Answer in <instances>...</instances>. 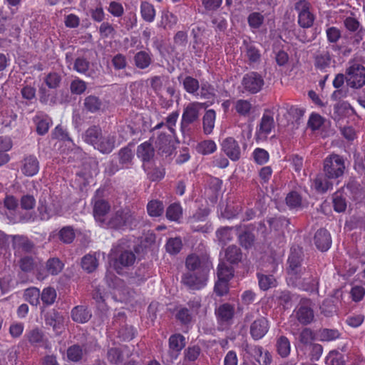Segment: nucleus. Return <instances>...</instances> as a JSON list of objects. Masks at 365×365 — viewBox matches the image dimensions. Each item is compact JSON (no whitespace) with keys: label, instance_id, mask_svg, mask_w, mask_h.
<instances>
[{"label":"nucleus","instance_id":"obj_20","mask_svg":"<svg viewBox=\"0 0 365 365\" xmlns=\"http://www.w3.org/2000/svg\"><path fill=\"white\" fill-rule=\"evenodd\" d=\"M136 257L132 250H116V256L114 261V267L116 270L123 267L132 266Z\"/></svg>","mask_w":365,"mask_h":365},{"label":"nucleus","instance_id":"obj_19","mask_svg":"<svg viewBox=\"0 0 365 365\" xmlns=\"http://www.w3.org/2000/svg\"><path fill=\"white\" fill-rule=\"evenodd\" d=\"M222 150L232 161H237L241 158V149L238 142L232 137H227L223 140Z\"/></svg>","mask_w":365,"mask_h":365},{"label":"nucleus","instance_id":"obj_13","mask_svg":"<svg viewBox=\"0 0 365 365\" xmlns=\"http://www.w3.org/2000/svg\"><path fill=\"white\" fill-rule=\"evenodd\" d=\"M207 274L199 270L196 273H186L182 277V282L192 290L202 289L207 282Z\"/></svg>","mask_w":365,"mask_h":365},{"label":"nucleus","instance_id":"obj_16","mask_svg":"<svg viewBox=\"0 0 365 365\" xmlns=\"http://www.w3.org/2000/svg\"><path fill=\"white\" fill-rule=\"evenodd\" d=\"M39 169V161L34 154L25 155L21 160V172L26 177H33L36 175L38 173Z\"/></svg>","mask_w":365,"mask_h":365},{"label":"nucleus","instance_id":"obj_56","mask_svg":"<svg viewBox=\"0 0 365 365\" xmlns=\"http://www.w3.org/2000/svg\"><path fill=\"white\" fill-rule=\"evenodd\" d=\"M264 21V16L259 12L254 11L247 16V23L252 29H259Z\"/></svg>","mask_w":365,"mask_h":365},{"label":"nucleus","instance_id":"obj_59","mask_svg":"<svg viewBox=\"0 0 365 365\" xmlns=\"http://www.w3.org/2000/svg\"><path fill=\"white\" fill-rule=\"evenodd\" d=\"M118 157L122 167L127 166L131 163L133 158L132 150L128 146L122 148L118 152Z\"/></svg>","mask_w":365,"mask_h":365},{"label":"nucleus","instance_id":"obj_47","mask_svg":"<svg viewBox=\"0 0 365 365\" xmlns=\"http://www.w3.org/2000/svg\"><path fill=\"white\" fill-rule=\"evenodd\" d=\"M257 277L258 279L259 288L263 291H267L269 289L276 286V279L272 274L266 275L257 273Z\"/></svg>","mask_w":365,"mask_h":365},{"label":"nucleus","instance_id":"obj_10","mask_svg":"<svg viewBox=\"0 0 365 365\" xmlns=\"http://www.w3.org/2000/svg\"><path fill=\"white\" fill-rule=\"evenodd\" d=\"M302 252L301 250L291 248L290 254L288 257L287 273L288 281L292 279H296V276L302 272L307 267H302Z\"/></svg>","mask_w":365,"mask_h":365},{"label":"nucleus","instance_id":"obj_62","mask_svg":"<svg viewBox=\"0 0 365 365\" xmlns=\"http://www.w3.org/2000/svg\"><path fill=\"white\" fill-rule=\"evenodd\" d=\"M107 358L110 364L117 365L123 362V355L120 349L110 348L108 351Z\"/></svg>","mask_w":365,"mask_h":365},{"label":"nucleus","instance_id":"obj_21","mask_svg":"<svg viewBox=\"0 0 365 365\" xmlns=\"http://www.w3.org/2000/svg\"><path fill=\"white\" fill-rule=\"evenodd\" d=\"M314 242L317 248L321 252L327 251L332 243L329 232L324 228L319 229L314 235Z\"/></svg>","mask_w":365,"mask_h":365},{"label":"nucleus","instance_id":"obj_55","mask_svg":"<svg viewBox=\"0 0 365 365\" xmlns=\"http://www.w3.org/2000/svg\"><path fill=\"white\" fill-rule=\"evenodd\" d=\"M238 240L242 247L245 249H249L253 246L255 236L252 232L245 230L242 233L239 234Z\"/></svg>","mask_w":365,"mask_h":365},{"label":"nucleus","instance_id":"obj_22","mask_svg":"<svg viewBox=\"0 0 365 365\" xmlns=\"http://www.w3.org/2000/svg\"><path fill=\"white\" fill-rule=\"evenodd\" d=\"M63 317L58 312L53 310L45 315V323L47 326L52 327L57 335L62 333L63 330Z\"/></svg>","mask_w":365,"mask_h":365},{"label":"nucleus","instance_id":"obj_25","mask_svg":"<svg viewBox=\"0 0 365 365\" xmlns=\"http://www.w3.org/2000/svg\"><path fill=\"white\" fill-rule=\"evenodd\" d=\"M134 65L137 68H148L153 61V56L150 50L138 51L133 56Z\"/></svg>","mask_w":365,"mask_h":365},{"label":"nucleus","instance_id":"obj_1","mask_svg":"<svg viewBox=\"0 0 365 365\" xmlns=\"http://www.w3.org/2000/svg\"><path fill=\"white\" fill-rule=\"evenodd\" d=\"M163 126L164 123L160 122L150 128L152 136L149 141L154 144L158 155L167 158L173 155L175 148L172 144L170 135L163 130H160Z\"/></svg>","mask_w":365,"mask_h":365},{"label":"nucleus","instance_id":"obj_8","mask_svg":"<svg viewBox=\"0 0 365 365\" xmlns=\"http://www.w3.org/2000/svg\"><path fill=\"white\" fill-rule=\"evenodd\" d=\"M344 161L339 155H331L324 162V171L329 179H336L344 174Z\"/></svg>","mask_w":365,"mask_h":365},{"label":"nucleus","instance_id":"obj_41","mask_svg":"<svg viewBox=\"0 0 365 365\" xmlns=\"http://www.w3.org/2000/svg\"><path fill=\"white\" fill-rule=\"evenodd\" d=\"M29 342L34 346H40L44 340V334L38 328H34L26 334Z\"/></svg>","mask_w":365,"mask_h":365},{"label":"nucleus","instance_id":"obj_24","mask_svg":"<svg viewBox=\"0 0 365 365\" xmlns=\"http://www.w3.org/2000/svg\"><path fill=\"white\" fill-rule=\"evenodd\" d=\"M115 146V137L113 135H101L94 148L101 153L108 154L113 151Z\"/></svg>","mask_w":365,"mask_h":365},{"label":"nucleus","instance_id":"obj_57","mask_svg":"<svg viewBox=\"0 0 365 365\" xmlns=\"http://www.w3.org/2000/svg\"><path fill=\"white\" fill-rule=\"evenodd\" d=\"M76 237V234L73 227L65 226L62 227L58 232L59 240L66 244L73 242Z\"/></svg>","mask_w":365,"mask_h":365},{"label":"nucleus","instance_id":"obj_34","mask_svg":"<svg viewBox=\"0 0 365 365\" xmlns=\"http://www.w3.org/2000/svg\"><path fill=\"white\" fill-rule=\"evenodd\" d=\"M225 259L232 264H237L242 259L241 249L236 245L227 247L225 251Z\"/></svg>","mask_w":365,"mask_h":365},{"label":"nucleus","instance_id":"obj_49","mask_svg":"<svg viewBox=\"0 0 365 365\" xmlns=\"http://www.w3.org/2000/svg\"><path fill=\"white\" fill-rule=\"evenodd\" d=\"M323 175H317L314 180L313 186L317 192L320 193L326 192L329 189L332 187V183Z\"/></svg>","mask_w":365,"mask_h":365},{"label":"nucleus","instance_id":"obj_38","mask_svg":"<svg viewBox=\"0 0 365 365\" xmlns=\"http://www.w3.org/2000/svg\"><path fill=\"white\" fill-rule=\"evenodd\" d=\"M64 267L63 262L58 257L49 258L46 262V270L48 274L56 276L61 272Z\"/></svg>","mask_w":365,"mask_h":365},{"label":"nucleus","instance_id":"obj_58","mask_svg":"<svg viewBox=\"0 0 365 365\" xmlns=\"http://www.w3.org/2000/svg\"><path fill=\"white\" fill-rule=\"evenodd\" d=\"M333 207L337 212H344L346 209V201L345 197L339 192H336L333 195Z\"/></svg>","mask_w":365,"mask_h":365},{"label":"nucleus","instance_id":"obj_53","mask_svg":"<svg viewBox=\"0 0 365 365\" xmlns=\"http://www.w3.org/2000/svg\"><path fill=\"white\" fill-rule=\"evenodd\" d=\"M182 83L185 91L190 94H195L200 88L198 80L190 76H185Z\"/></svg>","mask_w":365,"mask_h":365},{"label":"nucleus","instance_id":"obj_42","mask_svg":"<svg viewBox=\"0 0 365 365\" xmlns=\"http://www.w3.org/2000/svg\"><path fill=\"white\" fill-rule=\"evenodd\" d=\"M276 348L278 354L281 357H287L291 350L290 342L288 338L284 336H279L276 342Z\"/></svg>","mask_w":365,"mask_h":365},{"label":"nucleus","instance_id":"obj_4","mask_svg":"<svg viewBox=\"0 0 365 365\" xmlns=\"http://www.w3.org/2000/svg\"><path fill=\"white\" fill-rule=\"evenodd\" d=\"M134 221L133 212L128 207L120 208L112 215L106 226L114 230H124L131 226Z\"/></svg>","mask_w":365,"mask_h":365},{"label":"nucleus","instance_id":"obj_5","mask_svg":"<svg viewBox=\"0 0 365 365\" xmlns=\"http://www.w3.org/2000/svg\"><path fill=\"white\" fill-rule=\"evenodd\" d=\"M215 314L219 329H229L234 323L235 305L228 302L223 303L215 309Z\"/></svg>","mask_w":365,"mask_h":365},{"label":"nucleus","instance_id":"obj_63","mask_svg":"<svg viewBox=\"0 0 365 365\" xmlns=\"http://www.w3.org/2000/svg\"><path fill=\"white\" fill-rule=\"evenodd\" d=\"M253 158L255 162L258 165H264L269 161V153L260 148H257L252 153Z\"/></svg>","mask_w":365,"mask_h":365},{"label":"nucleus","instance_id":"obj_37","mask_svg":"<svg viewBox=\"0 0 365 365\" xmlns=\"http://www.w3.org/2000/svg\"><path fill=\"white\" fill-rule=\"evenodd\" d=\"M175 317L181 325L188 327L192 322L193 314L185 307H180L176 309Z\"/></svg>","mask_w":365,"mask_h":365},{"label":"nucleus","instance_id":"obj_31","mask_svg":"<svg viewBox=\"0 0 365 365\" xmlns=\"http://www.w3.org/2000/svg\"><path fill=\"white\" fill-rule=\"evenodd\" d=\"M240 226L222 227L217 230L216 237L220 244L225 245L233 239V230L238 231Z\"/></svg>","mask_w":365,"mask_h":365},{"label":"nucleus","instance_id":"obj_6","mask_svg":"<svg viewBox=\"0 0 365 365\" xmlns=\"http://www.w3.org/2000/svg\"><path fill=\"white\" fill-rule=\"evenodd\" d=\"M311 4L307 0H299L294 4V10L297 13V24L303 29L313 26L316 16L311 11Z\"/></svg>","mask_w":365,"mask_h":365},{"label":"nucleus","instance_id":"obj_40","mask_svg":"<svg viewBox=\"0 0 365 365\" xmlns=\"http://www.w3.org/2000/svg\"><path fill=\"white\" fill-rule=\"evenodd\" d=\"M182 207L180 202L170 204L166 210V217L170 221L179 222L182 217Z\"/></svg>","mask_w":365,"mask_h":365},{"label":"nucleus","instance_id":"obj_50","mask_svg":"<svg viewBox=\"0 0 365 365\" xmlns=\"http://www.w3.org/2000/svg\"><path fill=\"white\" fill-rule=\"evenodd\" d=\"M57 294L56 291L53 287H48L43 289L41 293V299L44 306L52 305L56 299Z\"/></svg>","mask_w":365,"mask_h":365},{"label":"nucleus","instance_id":"obj_29","mask_svg":"<svg viewBox=\"0 0 365 365\" xmlns=\"http://www.w3.org/2000/svg\"><path fill=\"white\" fill-rule=\"evenodd\" d=\"M155 155V150L151 141H145L138 146L137 156L144 163L150 162Z\"/></svg>","mask_w":365,"mask_h":365},{"label":"nucleus","instance_id":"obj_17","mask_svg":"<svg viewBox=\"0 0 365 365\" xmlns=\"http://www.w3.org/2000/svg\"><path fill=\"white\" fill-rule=\"evenodd\" d=\"M315 70L326 73L335 63L332 55L329 51H320L317 52L313 57Z\"/></svg>","mask_w":365,"mask_h":365},{"label":"nucleus","instance_id":"obj_54","mask_svg":"<svg viewBox=\"0 0 365 365\" xmlns=\"http://www.w3.org/2000/svg\"><path fill=\"white\" fill-rule=\"evenodd\" d=\"M84 108L91 113H96L101 109L102 102L98 97L88 96L84 99Z\"/></svg>","mask_w":365,"mask_h":365},{"label":"nucleus","instance_id":"obj_52","mask_svg":"<svg viewBox=\"0 0 365 365\" xmlns=\"http://www.w3.org/2000/svg\"><path fill=\"white\" fill-rule=\"evenodd\" d=\"M256 360L259 365H269L272 363V357L271 354L264 350L262 346H257L255 349Z\"/></svg>","mask_w":365,"mask_h":365},{"label":"nucleus","instance_id":"obj_35","mask_svg":"<svg viewBox=\"0 0 365 365\" xmlns=\"http://www.w3.org/2000/svg\"><path fill=\"white\" fill-rule=\"evenodd\" d=\"M217 144L211 139L204 140L197 143L195 150L202 155L214 153L217 150Z\"/></svg>","mask_w":365,"mask_h":365},{"label":"nucleus","instance_id":"obj_27","mask_svg":"<svg viewBox=\"0 0 365 365\" xmlns=\"http://www.w3.org/2000/svg\"><path fill=\"white\" fill-rule=\"evenodd\" d=\"M274 127V118L272 115L264 113L259 126L257 128V133L260 138H267Z\"/></svg>","mask_w":365,"mask_h":365},{"label":"nucleus","instance_id":"obj_15","mask_svg":"<svg viewBox=\"0 0 365 365\" xmlns=\"http://www.w3.org/2000/svg\"><path fill=\"white\" fill-rule=\"evenodd\" d=\"M185 345V337L181 334H173L170 336L168 354L172 361L178 358Z\"/></svg>","mask_w":365,"mask_h":365},{"label":"nucleus","instance_id":"obj_46","mask_svg":"<svg viewBox=\"0 0 365 365\" xmlns=\"http://www.w3.org/2000/svg\"><path fill=\"white\" fill-rule=\"evenodd\" d=\"M217 278L220 280L230 281L234 276V269L224 262H220L217 266Z\"/></svg>","mask_w":365,"mask_h":365},{"label":"nucleus","instance_id":"obj_9","mask_svg":"<svg viewBox=\"0 0 365 365\" xmlns=\"http://www.w3.org/2000/svg\"><path fill=\"white\" fill-rule=\"evenodd\" d=\"M205 106V103L197 101L188 103L183 109L180 121L181 128H187L191 124L197 122L200 118V111Z\"/></svg>","mask_w":365,"mask_h":365},{"label":"nucleus","instance_id":"obj_48","mask_svg":"<svg viewBox=\"0 0 365 365\" xmlns=\"http://www.w3.org/2000/svg\"><path fill=\"white\" fill-rule=\"evenodd\" d=\"M147 211L150 217H156L162 215L164 211V205L162 201L153 200L148 202Z\"/></svg>","mask_w":365,"mask_h":365},{"label":"nucleus","instance_id":"obj_7","mask_svg":"<svg viewBox=\"0 0 365 365\" xmlns=\"http://www.w3.org/2000/svg\"><path fill=\"white\" fill-rule=\"evenodd\" d=\"M347 85L353 88H361L365 85V67L359 63H350L346 70Z\"/></svg>","mask_w":365,"mask_h":365},{"label":"nucleus","instance_id":"obj_28","mask_svg":"<svg viewBox=\"0 0 365 365\" xmlns=\"http://www.w3.org/2000/svg\"><path fill=\"white\" fill-rule=\"evenodd\" d=\"M233 107L236 113L242 118H248L254 112V107L250 101L246 99H237L233 103Z\"/></svg>","mask_w":365,"mask_h":365},{"label":"nucleus","instance_id":"obj_18","mask_svg":"<svg viewBox=\"0 0 365 365\" xmlns=\"http://www.w3.org/2000/svg\"><path fill=\"white\" fill-rule=\"evenodd\" d=\"M269 329V322L264 317L256 319L250 325V333L252 338L257 341L262 339Z\"/></svg>","mask_w":365,"mask_h":365},{"label":"nucleus","instance_id":"obj_43","mask_svg":"<svg viewBox=\"0 0 365 365\" xmlns=\"http://www.w3.org/2000/svg\"><path fill=\"white\" fill-rule=\"evenodd\" d=\"M13 247L14 249H21L26 252H29L34 247L33 242L24 236H14Z\"/></svg>","mask_w":365,"mask_h":365},{"label":"nucleus","instance_id":"obj_51","mask_svg":"<svg viewBox=\"0 0 365 365\" xmlns=\"http://www.w3.org/2000/svg\"><path fill=\"white\" fill-rule=\"evenodd\" d=\"M98 265V261L95 255H86L81 259L82 268L88 273H91L96 269Z\"/></svg>","mask_w":365,"mask_h":365},{"label":"nucleus","instance_id":"obj_60","mask_svg":"<svg viewBox=\"0 0 365 365\" xmlns=\"http://www.w3.org/2000/svg\"><path fill=\"white\" fill-rule=\"evenodd\" d=\"M182 240L180 237L170 238L165 245L166 250L170 255H176L182 249Z\"/></svg>","mask_w":365,"mask_h":365},{"label":"nucleus","instance_id":"obj_45","mask_svg":"<svg viewBox=\"0 0 365 365\" xmlns=\"http://www.w3.org/2000/svg\"><path fill=\"white\" fill-rule=\"evenodd\" d=\"M41 292L39 289L31 287L25 289L24 297L26 302L33 306H37L40 303Z\"/></svg>","mask_w":365,"mask_h":365},{"label":"nucleus","instance_id":"obj_23","mask_svg":"<svg viewBox=\"0 0 365 365\" xmlns=\"http://www.w3.org/2000/svg\"><path fill=\"white\" fill-rule=\"evenodd\" d=\"M243 46H245V56L248 61L250 65H255L259 63L262 58V54L259 48L251 41H243Z\"/></svg>","mask_w":365,"mask_h":365},{"label":"nucleus","instance_id":"obj_30","mask_svg":"<svg viewBox=\"0 0 365 365\" xmlns=\"http://www.w3.org/2000/svg\"><path fill=\"white\" fill-rule=\"evenodd\" d=\"M71 316L74 322L84 324L91 319L92 314L87 307L78 305L72 309Z\"/></svg>","mask_w":365,"mask_h":365},{"label":"nucleus","instance_id":"obj_14","mask_svg":"<svg viewBox=\"0 0 365 365\" xmlns=\"http://www.w3.org/2000/svg\"><path fill=\"white\" fill-rule=\"evenodd\" d=\"M110 210V203L103 199H97L93 202V215L98 225L105 227L107 223L106 216Z\"/></svg>","mask_w":365,"mask_h":365},{"label":"nucleus","instance_id":"obj_64","mask_svg":"<svg viewBox=\"0 0 365 365\" xmlns=\"http://www.w3.org/2000/svg\"><path fill=\"white\" fill-rule=\"evenodd\" d=\"M178 22V17L170 12L163 14L161 18V26L164 29H172Z\"/></svg>","mask_w":365,"mask_h":365},{"label":"nucleus","instance_id":"obj_36","mask_svg":"<svg viewBox=\"0 0 365 365\" xmlns=\"http://www.w3.org/2000/svg\"><path fill=\"white\" fill-rule=\"evenodd\" d=\"M140 9L141 17L145 21L148 23H152L154 21L156 16V11L152 4L146 1H143L140 3Z\"/></svg>","mask_w":365,"mask_h":365},{"label":"nucleus","instance_id":"obj_3","mask_svg":"<svg viewBox=\"0 0 365 365\" xmlns=\"http://www.w3.org/2000/svg\"><path fill=\"white\" fill-rule=\"evenodd\" d=\"M289 283L303 291L319 292V277L314 270L308 267L299 272L296 279L289 280Z\"/></svg>","mask_w":365,"mask_h":365},{"label":"nucleus","instance_id":"obj_2","mask_svg":"<svg viewBox=\"0 0 365 365\" xmlns=\"http://www.w3.org/2000/svg\"><path fill=\"white\" fill-rule=\"evenodd\" d=\"M37 212L41 220L48 221L61 215L62 206L57 197L43 192L38 199Z\"/></svg>","mask_w":365,"mask_h":365},{"label":"nucleus","instance_id":"obj_33","mask_svg":"<svg viewBox=\"0 0 365 365\" xmlns=\"http://www.w3.org/2000/svg\"><path fill=\"white\" fill-rule=\"evenodd\" d=\"M88 352L86 347L83 348L78 344H73L69 346L66 351V355L68 361L77 363L81 361L83 354H87Z\"/></svg>","mask_w":365,"mask_h":365},{"label":"nucleus","instance_id":"obj_32","mask_svg":"<svg viewBox=\"0 0 365 365\" xmlns=\"http://www.w3.org/2000/svg\"><path fill=\"white\" fill-rule=\"evenodd\" d=\"M216 112L214 109L207 110L202 117V129L205 135H210L214 130Z\"/></svg>","mask_w":365,"mask_h":365},{"label":"nucleus","instance_id":"obj_44","mask_svg":"<svg viewBox=\"0 0 365 365\" xmlns=\"http://www.w3.org/2000/svg\"><path fill=\"white\" fill-rule=\"evenodd\" d=\"M101 135L102 130L99 126H91L85 133V141L94 147Z\"/></svg>","mask_w":365,"mask_h":365},{"label":"nucleus","instance_id":"obj_26","mask_svg":"<svg viewBox=\"0 0 365 365\" xmlns=\"http://www.w3.org/2000/svg\"><path fill=\"white\" fill-rule=\"evenodd\" d=\"M33 121L36 126V133L40 135L47 133L52 124V120L48 115L42 112L37 113L34 117Z\"/></svg>","mask_w":365,"mask_h":365},{"label":"nucleus","instance_id":"obj_39","mask_svg":"<svg viewBox=\"0 0 365 365\" xmlns=\"http://www.w3.org/2000/svg\"><path fill=\"white\" fill-rule=\"evenodd\" d=\"M285 202L289 210H299L302 208V197L297 191L289 192L285 197Z\"/></svg>","mask_w":365,"mask_h":365},{"label":"nucleus","instance_id":"obj_12","mask_svg":"<svg viewBox=\"0 0 365 365\" xmlns=\"http://www.w3.org/2000/svg\"><path fill=\"white\" fill-rule=\"evenodd\" d=\"M295 315L298 322L303 325L311 324L314 318V310L312 308V301L309 299H302L298 307L295 309Z\"/></svg>","mask_w":365,"mask_h":365},{"label":"nucleus","instance_id":"obj_11","mask_svg":"<svg viewBox=\"0 0 365 365\" xmlns=\"http://www.w3.org/2000/svg\"><path fill=\"white\" fill-rule=\"evenodd\" d=\"M264 84V81L262 75L255 71L246 73L242 81L244 89L252 94L259 92Z\"/></svg>","mask_w":365,"mask_h":365},{"label":"nucleus","instance_id":"obj_61","mask_svg":"<svg viewBox=\"0 0 365 365\" xmlns=\"http://www.w3.org/2000/svg\"><path fill=\"white\" fill-rule=\"evenodd\" d=\"M168 77L165 76H154L148 79L150 82L151 88L156 94L161 91L165 81H168Z\"/></svg>","mask_w":365,"mask_h":365}]
</instances>
